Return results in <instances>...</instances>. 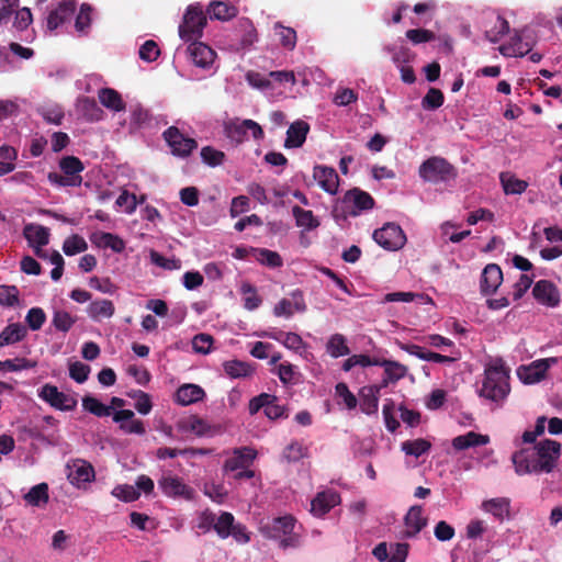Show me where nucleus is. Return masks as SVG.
Here are the masks:
<instances>
[{
  "label": "nucleus",
  "mask_w": 562,
  "mask_h": 562,
  "mask_svg": "<svg viewBox=\"0 0 562 562\" xmlns=\"http://www.w3.org/2000/svg\"><path fill=\"white\" fill-rule=\"evenodd\" d=\"M406 37L415 45L434 41L436 35L426 29H412L406 32Z\"/></svg>",
  "instance_id": "nucleus-63"
},
{
  "label": "nucleus",
  "mask_w": 562,
  "mask_h": 562,
  "mask_svg": "<svg viewBox=\"0 0 562 562\" xmlns=\"http://www.w3.org/2000/svg\"><path fill=\"white\" fill-rule=\"evenodd\" d=\"M25 501L32 506H40L41 503L48 502V485L46 483H40L33 486L29 493L24 496Z\"/></svg>",
  "instance_id": "nucleus-49"
},
{
  "label": "nucleus",
  "mask_w": 562,
  "mask_h": 562,
  "mask_svg": "<svg viewBox=\"0 0 562 562\" xmlns=\"http://www.w3.org/2000/svg\"><path fill=\"white\" fill-rule=\"evenodd\" d=\"M98 98L100 103L111 111L121 112L125 110V102L115 89L102 88L98 92Z\"/></svg>",
  "instance_id": "nucleus-32"
},
{
  "label": "nucleus",
  "mask_w": 562,
  "mask_h": 562,
  "mask_svg": "<svg viewBox=\"0 0 562 562\" xmlns=\"http://www.w3.org/2000/svg\"><path fill=\"white\" fill-rule=\"evenodd\" d=\"M114 312L113 302L105 299L92 301L87 307L89 317L95 322L112 317Z\"/></svg>",
  "instance_id": "nucleus-31"
},
{
  "label": "nucleus",
  "mask_w": 562,
  "mask_h": 562,
  "mask_svg": "<svg viewBox=\"0 0 562 562\" xmlns=\"http://www.w3.org/2000/svg\"><path fill=\"white\" fill-rule=\"evenodd\" d=\"M248 132H251L252 137L257 140L265 136L262 127L250 119L232 121L225 125L226 136L237 144L247 139Z\"/></svg>",
  "instance_id": "nucleus-9"
},
{
  "label": "nucleus",
  "mask_w": 562,
  "mask_h": 562,
  "mask_svg": "<svg viewBox=\"0 0 562 562\" xmlns=\"http://www.w3.org/2000/svg\"><path fill=\"white\" fill-rule=\"evenodd\" d=\"M59 168L69 178L80 180L82 182L81 172L85 169L82 161L76 156H65L59 160Z\"/></svg>",
  "instance_id": "nucleus-36"
},
{
  "label": "nucleus",
  "mask_w": 562,
  "mask_h": 562,
  "mask_svg": "<svg viewBox=\"0 0 562 562\" xmlns=\"http://www.w3.org/2000/svg\"><path fill=\"white\" fill-rule=\"evenodd\" d=\"M535 448H524L513 453L512 461L518 475L539 473Z\"/></svg>",
  "instance_id": "nucleus-18"
},
{
  "label": "nucleus",
  "mask_w": 562,
  "mask_h": 562,
  "mask_svg": "<svg viewBox=\"0 0 562 562\" xmlns=\"http://www.w3.org/2000/svg\"><path fill=\"white\" fill-rule=\"evenodd\" d=\"M409 548L407 542H394L390 546L386 542H380L373 549L372 554L380 562H405Z\"/></svg>",
  "instance_id": "nucleus-12"
},
{
  "label": "nucleus",
  "mask_w": 562,
  "mask_h": 562,
  "mask_svg": "<svg viewBox=\"0 0 562 562\" xmlns=\"http://www.w3.org/2000/svg\"><path fill=\"white\" fill-rule=\"evenodd\" d=\"M214 339L209 334L195 335L192 339V348L195 352L206 355L211 351Z\"/></svg>",
  "instance_id": "nucleus-64"
},
{
  "label": "nucleus",
  "mask_w": 562,
  "mask_h": 562,
  "mask_svg": "<svg viewBox=\"0 0 562 562\" xmlns=\"http://www.w3.org/2000/svg\"><path fill=\"white\" fill-rule=\"evenodd\" d=\"M501 182L506 194H521L528 187L527 181L505 173L501 175Z\"/></svg>",
  "instance_id": "nucleus-44"
},
{
  "label": "nucleus",
  "mask_w": 562,
  "mask_h": 562,
  "mask_svg": "<svg viewBox=\"0 0 562 562\" xmlns=\"http://www.w3.org/2000/svg\"><path fill=\"white\" fill-rule=\"evenodd\" d=\"M313 177L325 192L329 194L337 193L339 177L333 167L317 165L314 167Z\"/></svg>",
  "instance_id": "nucleus-21"
},
{
  "label": "nucleus",
  "mask_w": 562,
  "mask_h": 562,
  "mask_svg": "<svg viewBox=\"0 0 562 562\" xmlns=\"http://www.w3.org/2000/svg\"><path fill=\"white\" fill-rule=\"evenodd\" d=\"M23 236L29 246H46L50 234L47 227L30 223L24 226Z\"/></svg>",
  "instance_id": "nucleus-28"
},
{
  "label": "nucleus",
  "mask_w": 562,
  "mask_h": 562,
  "mask_svg": "<svg viewBox=\"0 0 562 562\" xmlns=\"http://www.w3.org/2000/svg\"><path fill=\"white\" fill-rule=\"evenodd\" d=\"M536 456L538 457V470L539 473H550L557 467L558 460L561 456V443L544 439L537 443L535 447Z\"/></svg>",
  "instance_id": "nucleus-6"
},
{
  "label": "nucleus",
  "mask_w": 562,
  "mask_h": 562,
  "mask_svg": "<svg viewBox=\"0 0 562 562\" xmlns=\"http://www.w3.org/2000/svg\"><path fill=\"white\" fill-rule=\"evenodd\" d=\"M46 321V314L41 307H32L29 310L25 322L30 329L38 330L42 328Z\"/></svg>",
  "instance_id": "nucleus-57"
},
{
  "label": "nucleus",
  "mask_w": 562,
  "mask_h": 562,
  "mask_svg": "<svg viewBox=\"0 0 562 562\" xmlns=\"http://www.w3.org/2000/svg\"><path fill=\"white\" fill-rule=\"evenodd\" d=\"M257 457V451L251 447L235 448L223 465L225 472H236L239 469L250 468Z\"/></svg>",
  "instance_id": "nucleus-16"
},
{
  "label": "nucleus",
  "mask_w": 562,
  "mask_h": 562,
  "mask_svg": "<svg viewBox=\"0 0 562 562\" xmlns=\"http://www.w3.org/2000/svg\"><path fill=\"white\" fill-rule=\"evenodd\" d=\"M503 282V272L498 265L488 263L482 271L480 290L483 295L494 294Z\"/></svg>",
  "instance_id": "nucleus-19"
},
{
  "label": "nucleus",
  "mask_w": 562,
  "mask_h": 562,
  "mask_svg": "<svg viewBox=\"0 0 562 562\" xmlns=\"http://www.w3.org/2000/svg\"><path fill=\"white\" fill-rule=\"evenodd\" d=\"M234 520L235 518L231 513L224 512L217 519L215 518L214 530L223 539L227 538L229 535L237 536L235 530L238 527H235Z\"/></svg>",
  "instance_id": "nucleus-39"
},
{
  "label": "nucleus",
  "mask_w": 562,
  "mask_h": 562,
  "mask_svg": "<svg viewBox=\"0 0 562 562\" xmlns=\"http://www.w3.org/2000/svg\"><path fill=\"white\" fill-rule=\"evenodd\" d=\"M402 451H404L407 456H413L415 458H419L424 453L428 452L431 448L430 441L418 438L415 440H406L402 442Z\"/></svg>",
  "instance_id": "nucleus-43"
},
{
  "label": "nucleus",
  "mask_w": 562,
  "mask_h": 562,
  "mask_svg": "<svg viewBox=\"0 0 562 562\" xmlns=\"http://www.w3.org/2000/svg\"><path fill=\"white\" fill-rule=\"evenodd\" d=\"M418 175L426 182L440 183L454 180L458 170L446 158L432 156L419 166Z\"/></svg>",
  "instance_id": "nucleus-3"
},
{
  "label": "nucleus",
  "mask_w": 562,
  "mask_h": 562,
  "mask_svg": "<svg viewBox=\"0 0 562 562\" xmlns=\"http://www.w3.org/2000/svg\"><path fill=\"white\" fill-rule=\"evenodd\" d=\"M76 7L75 0H63L56 9L49 12L46 22L47 30L55 31L66 21H69L76 11Z\"/></svg>",
  "instance_id": "nucleus-20"
},
{
  "label": "nucleus",
  "mask_w": 562,
  "mask_h": 562,
  "mask_svg": "<svg viewBox=\"0 0 562 562\" xmlns=\"http://www.w3.org/2000/svg\"><path fill=\"white\" fill-rule=\"evenodd\" d=\"M92 7L89 3H82L80 7V11L76 16L75 27L76 31L80 34H88L92 22Z\"/></svg>",
  "instance_id": "nucleus-46"
},
{
  "label": "nucleus",
  "mask_w": 562,
  "mask_h": 562,
  "mask_svg": "<svg viewBox=\"0 0 562 562\" xmlns=\"http://www.w3.org/2000/svg\"><path fill=\"white\" fill-rule=\"evenodd\" d=\"M266 337L271 338L281 342L285 348L299 351L302 348H305V342L302 337L296 333H285L282 330L267 333Z\"/></svg>",
  "instance_id": "nucleus-35"
},
{
  "label": "nucleus",
  "mask_w": 562,
  "mask_h": 562,
  "mask_svg": "<svg viewBox=\"0 0 562 562\" xmlns=\"http://www.w3.org/2000/svg\"><path fill=\"white\" fill-rule=\"evenodd\" d=\"M327 352L333 358L347 356L350 353V349L347 345V340L341 334H334L327 341Z\"/></svg>",
  "instance_id": "nucleus-42"
},
{
  "label": "nucleus",
  "mask_w": 562,
  "mask_h": 562,
  "mask_svg": "<svg viewBox=\"0 0 562 562\" xmlns=\"http://www.w3.org/2000/svg\"><path fill=\"white\" fill-rule=\"evenodd\" d=\"M445 97L441 90L437 88H430L426 95L422 100V106L425 110L434 111L443 104Z\"/></svg>",
  "instance_id": "nucleus-52"
},
{
  "label": "nucleus",
  "mask_w": 562,
  "mask_h": 562,
  "mask_svg": "<svg viewBox=\"0 0 562 562\" xmlns=\"http://www.w3.org/2000/svg\"><path fill=\"white\" fill-rule=\"evenodd\" d=\"M27 335V329L20 323L9 324L0 333V348L22 341Z\"/></svg>",
  "instance_id": "nucleus-33"
},
{
  "label": "nucleus",
  "mask_w": 562,
  "mask_h": 562,
  "mask_svg": "<svg viewBox=\"0 0 562 562\" xmlns=\"http://www.w3.org/2000/svg\"><path fill=\"white\" fill-rule=\"evenodd\" d=\"M482 509L492 514L499 521H503L505 518L510 517V499L507 497L486 499L482 503Z\"/></svg>",
  "instance_id": "nucleus-27"
},
{
  "label": "nucleus",
  "mask_w": 562,
  "mask_h": 562,
  "mask_svg": "<svg viewBox=\"0 0 562 562\" xmlns=\"http://www.w3.org/2000/svg\"><path fill=\"white\" fill-rule=\"evenodd\" d=\"M207 13L211 19L226 21L236 16L237 9L226 2L213 1L207 8Z\"/></svg>",
  "instance_id": "nucleus-37"
},
{
  "label": "nucleus",
  "mask_w": 562,
  "mask_h": 562,
  "mask_svg": "<svg viewBox=\"0 0 562 562\" xmlns=\"http://www.w3.org/2000/svg\"><path fill=\"white\" fill-rule=\"evenodd\" d=\"M93 241L95 243V240ZM97 244L99 246L111 248L115 252H122L125 248L123 239L111 233H101Z\"/></svg>",
  "instance_id": "nucleus-56"
},
{
  "label": "nucleus",
  "mask_w": 562,
  "mask_h": 562,
  "mask_svg": "<svg viewBox=\"0 0 562 562\" xmlns=\"http://www.w3.org/2000/svg\"><path fill=\"white\" fill-rule=\"evenodd\" d=\"M380 387L375 385L363 386L360 390V408L371 415L378 412Z\"/></svg>",
  "instance_id": "nucleus-30"
},
{
  "label": "nucleus",
  "mask_w": 562,
  "mask_h": 562,
  "mask_svg": "<svg viewBox=\"0 0 562 562\" xmlns=\"http://www.w3.org/2000/svg\"><path fill=\"white\" fill-rule=\"evenodd\" d=\"M428 519L423 515V507L420 505L412 506L404 517V525L406 529L402 533V538L411 539L427 526Z\"/></svg>",
  "instance_id": "nucleus-17"
},
{
  "label": "nucleus",
  "mask_w": 562,
  "mask_h": 562,
  "mask_svg": "<svg viewBox=\"0 0 562 562\" xmlns=\"http://www.w3.org/2000/svg\"><path fill=\"white\" fill-rule=\"evenodd\" d=\"M77 318L66 311H55L52 318V325L56 330L67 333L76 323Z\"/></svg>",
  "instance_id": "nucleus-50"
},
{
  "label": "nucleus",
  "mask_w": 562,
  "mask_h": 562,
  "mask_svg": "<svg viewBox=\"0 0 562 562\" xmlns=\"http://www.w3.org/2000/svg\"><path fill=\"white\" fill-rule=\"evenodd\" d=\"M258 252L257 260L270 268H279L283 265L281 256L277 251L266 248L256 249Z\"/></svg>",
  "instance_id": "nucleus-55"
},
{
  "label": "nucleus",
  "mask_w": 562,
  "mask_h": 562,
  "mask_svg": "<svg viewBox=\"0 0 562 562\" xmlns=\"http://www.w3.org/2000/svg\"><path fill=\"white\" fill-rule=\"evenodd\" d=\"M82 406L86 411H88L89 413H91L98 417H105V416H110L112 414L111 406L104 405L98 398H95L93 396L83 397Z\"/></svg>",
  "instance_id": "nucleus-48"
},
{
  "label": "nucleus",
  "mask_w": 562,
  "mask_h": 562,
  "mask_svg": "<svg viewBox=\"0 0 562 562\" xmlns=\"http://www.w3.org/2000/svg\"><path fill=\"white\" fill-rule=\"evenodd\" d=\"M307 447H305L302 442L294 440L284 448L282 458L289 463L297 462L301 459L307 457Z\"/></svg>",
  "instance_id": "nucleus-45"
},
{
  "label": "nucleus",
  "mask_w": 562,
  "mask_h": 562,
  "mask_svg": "<svg viewBox=\"0 0 562 562\" xmlns=\"http://www.w3.org/2000/svg\"><path fill=\"white\" fill-rule=\"evenodd\" d=\"M509 376L501 367H490L485 370V376L480 396L493 402L503 401L509 393Z\"/></svg>",
  "instance_id": "nucleus-2"
},
{
  "label": "nucleus",
  "mask_w": 562,
  "mask_h": 562,
  "mask_svg": "<svg viewBox=\"0 0 562 562\" xmlns=\"http://www.w3.org/2000/svg\"><path fill=\"white\" fill-rule=\"evenodd\" d=\"M535 300L547 307H557L560 304V291L555 284L549 280H539L532 288Z\"/></svg>",
  "instance_id": "nucleus-15"
},
{
  "label": "nucleus",
  "mask_w": 562,
  "mask_h": 562,
  "mask_svg": "<svg viewBox=\"0 0 562 562\" xmlns=\"http://www.w3.org/2000/svg\"><path fill=\"white\" fill-rule=\"evenodd\" d=\"M487 443H490V436L475 431H468L464 435L457 436L451 441L452 448L457 451H463L469 448L485 446Z\"/></svg>",
  "instance_id": "nucleus-26"
},
{
  "label": "nucleus",
  "mask_w": 562,
  "mask_h": 562,
  "mask_svg": "<svg viewBox=\"0 0 562 562\" xmlns=\"http://www.w3.org/2000/svg\"><path fill=\"white\" fill-rule=\"evenodd\" d=\"M340 206L345 217L358 216L361 212L373 209L374 199L368 192L353 188L344 194Z\"/></svg>",
  "instance_id": "nucleus-5"
},
{
  "label": "nucleus",
  "mask_w": 562,
  "mask_h": 562,
  "mask_svg": "<svg viewBox=\"0 0 562 562\" xmlns=\"http://www.w3.org/2000/svg\"><path fill=\"white\" fill-rule=\"evenodd\" d=\"M241 292L243 294L246 295L244 300V306L246 310L254 311L259 307V305L261 304V299L257 294L256 289L251 284L244 283L241 285Z\"/></svg>",
  "instance_id": "nucleus-59"
},
{
  "label": "nucleus",
  "mask_w": 562,
  "mask_h": 562,
  "mask_svg": "<svg viewBox=\"0 0 562 562\" xmlns=\"http://www.w3.org/2000/svg\"><path fill=\"white\" fill-rule=\"evenodd\" d=\"M373 239L386 250H398L404 247L406 236L400 225L386 223L383 227L375 229Z\"/></svg>",
  "instance_id": "nucleus-8"
},
{
  "label": "nucleus",
  "mask_w": 562,
  "mask_h": 562,
  "mask_svg": "<svg viewBox=\"0 0 562 562\" xmlns=\"http://www.w3.org/2000/svg\"><path fill=\"white\" fill-rule=\"evenodd\" d=\"M205 397V391L196 384H183L178 387L175 400L181 406H188L202 401Z\"/></svg>",
  "instance_id": "nucleus-25"
},
{
  "label": "nucleus",
  "mask_w": 562,
  "mask_h": 562,
  "mask_svg": "<svg viewBox=\"0 0 562 562\" xmlns=\"http://www.w3.org/2000/svg\"><path fill=\"white\" fill-rule=\"evenodd\" d=\"M68 479L76 485L91 482L94 479V469L89 462L77 460L70 468Z\"/></svg>",
  "instance_id": "nucleus-29"
},
{
  "label": "nucleus",
  "mask_w": 562,
  "mask_h": 562,
  "mask_svg": "<svg viewBox=\"0 0 562 562\" xmlns=\"http://www.w3.org/2000/svg\"><path fill=\"white\" fill-rule=\"evenodd\" d=\"M339 494L334 491L321 492L311 503V512L314 516L322 517L339 503Z\"/></svg>",
  "instance_id": "nucleus-23"
},
{
  "label": "nucleus",
  "mask_w": 562,
  "mask_h": 562,
  "mask_svg": "<svg viewBox=\"0 0 562 562\" xmlns=\"http://www.w3.org/2000/svg\"><path fill=\"white\" fill-rule=\"evenodd\" d=\"M292 214L295 218L296 226L303 227L307 231L315 229L319 226L318 220L310 210H304L299 205L292 207Z\"/></svg>",
  "instance_id": "nucleus-38"
},
{
  "label": "nucleus",
  "mask_w": 562,
  "mask_h": 562,
  "mask_svg": "<svg viewBox=\"0 0 562 562\" xmlns=\"http://www.w3.org/2000/svg\"><path fill=\"white\" fill-rule=\"evenodd\" d=\"M112 494L116 498H119L123 502H126V503L134 502V501L138 499L140 496V493L138 492V490H136L134 486L127 485V484L117 485L112 491Z\"/></svg>",
  "instance_id": "nucleus-61"
},
{
  "label": "nucleus",
  "mask_w": 562,
  "mask_h": 562,
  "mask_svg": "<svg viewBox=\"0 0 562 562\" xmlns=\"http://www.w3.org/2000/svg\"><path fill=\"white\" fill-rule=\"evenodd\" d=\"M188 52L194 65L206 68L211 66L216 56L215 52L202 42L193 40L188 47Z\"/></svg>",
  "instance_id": "nucleus-22"
},
{
  "label": "nucleus",
  "mask_w": 562,
  "mask_h": 562,
  "mask_svg": "<svg viewBox=\"0 0 562 562\" xmlns=\"http://www.w3.org/2000/svg\"><path fill=\"white\" fill-rule=\"evenodd\" d=\"M201 158L210 167H217L224 162L225 154L212 146H205L201 149Z\"/></svg>",
  "instance_id": "nucleus-54"
},
{
  "label": "nucleus",
  "mask_w": 562,
  "mask_h": 562,
  "mask_svg": "<svg viewBox=\"0 0 562 562\" xmlns=\"http://www.w3.org/2000/svg\"><path fill=\"white\" fill-rule=\"evenodd\" d=\"M554 362H557L554 358L536 360L528 366H520L517 369V375L525 384L538 383L544 378L550 364Z\"/></svg>",
  "instance_id": "nucleus-13"
},
{
  "label": "nucleus",
  "mask_w": 562,
  "mask_h": 562,
  "mask_svg": "<svg viewBox=\"0 0 562 562\" xmlns=\"http://www.w3.org/2000/svg\"><path fill=\"white\" fill-rule=\"evenodd\" d=\"M262 408L269 419L285 416V409L282 405L278 404V397L276 395L261 393L249 401L248 411L250 415L257 414Z\"/></svg>",
  "instance_id": "nucleus-10"
},
{
  "label": "nucleus",
  "mask_w": 562,
  "mask_h": 562,
  "mask_svg": "<svg viewBox=\"0 0 562 562\" xmlns=\"http://www.w3.org/2000/svg\"><path fill=\"white\" fill-rule=\"evenodd\" d=\"M205 25L206 15L203 10L198 5H189L179 25V35L186 42L198 40L202 36Z\"/></svg>",
  "instance_id": "nucleus-4"
},
{
  "label": "nucleus",
  "mask_w": 562,
  "mask_h": 562,
  "mask_svg": "<svg viewBox=\"0 0 562 562\" xmlns=\"http://www.w3.org/2000/svg\"><path fill=\"white\" fill-rule=\"evenodd\" d=\"M509 32V23L501 15L496 16V21L493 27L485 31V38L491 43H497L503 36Z\"/></svg>",
  "instance_id": "nucleus-47"
},
{
  "label": "nucleus",
  "mask_w": 562,
  "mask_h": 562,
  "mask_svg": "<svg viewBox=\"0 0 562 562\" xmlns=\"http://www.w3.org/2000/svg\"><path fill=\"white\" fill-rule=\"evenodd\" d=\"M77 108L79 113L89 122H98L103 117V111L93 98H80Z\"/></svg>",
  "instance_id": "nucleus-34"
},
{
  "label": "nucleus",
  "mask_w": 562,
  "mask_h": 562,
  "mask_svg": "<svg viewBox=\"0 0 562 562\" xmlns=\"http://www.w3.org/2000/svg\"><path fill=\"white\" fill-rule=\"evenodd\" d=\"M383 368L385 375L383 385H387L389 382H396L403 379L407 373V368L404 364L392 360H386L385 363H383Z\"/></svg>",
  "instance_id": "nucleus-41"
},
{
  "label": "nucleus",
  "mask_w": 562,
  "mask_h": 562,
  "mask_svg": "<svg viewBox=\"0 0 562 562\" xmlns=\"http://www.w3.org/2000/svg\"><path fill=\"white\" fill-rule=\"evenodd\" d=\"M38 395L52 407L59 411H72L78 404L75 396L58 391L57 386L52 384L43 385Z\"/></svg>",
  "instance_id": "nucleus-11"
},
{
  "label": "nucleus",
  "mask_w": 562,
  "mask_h": 562,
  "mask_svg": "<svg viewBox=\"0 0 562 562\" xmlns=\"http://www.w3.org/2000/svg\"><path fill=\"white\" fill-rule=\"evenodd\" d=\"M295 518L291 515L277 517L266 524L261 531L269 539L280 540V548H296L300 544V536L294 531Z\"/></svg>",
  "instance_id": "nucleus-1"
},
{
  "label": "nucleus",
  "mask_w": 562,
  "mask_h": 562,
  "mask_svg": "<svg viewBox=\"0 0 562 562\" xmlns=\"http://www.w3.org/2000/svg\"><path fill=\"white\" fill-rule=\"evenodd\" d=\"M246 80L252 88L256 89L267 90L272 88L270 78L255 70H249L246 74Z\"/></svg>",
  "instance_id": "nucleus-62"
},
{
  "label": "nucleus",
  "mask_w": 562,
  "mask_h": 562,
  "mask_svg": "<svg viewBox=\"0 0 562 562\" xmlns=\"http://www.w3.org/2000/svg\"><path fill=\"white\" fill-rule=\"evenodd\" d=\"M310 132V125L307 122L297 120L293 122L288 131H286V138L284 142L285 148H299L301 147L305 140L306 136Z\"/></svg>",
  "instance_id": "nucleus-24"
},
{
  "label": "nucleus",
  "mask_w": 562,
  "mask_h": 562,
  "mask_svg": "<svg viewBox=\"0 0 562 562\" xmlns=\"http://www.w3.org/2000/svg\"><path fill=\"white\" fill-rule=\"evenodd\" d=\"M128 396L136 400L135 409L143 415L150 413L153 403L150 396L144 391L137 390L128 393Z\"/></svg>",
  "instance_id": "nucleus-53"
},
{
  "label": "nucleus",
  "mask_w": 562,
  "mask_h": 562,
  "mask_svg": "<svg viewBox=\"0 0 562 562\" xmlns=\"http://www.w3.org/2000/svg\"><path fill=\"white\" fill-rule=\"evenodd\" d=\"M158 486L161 492L168 497H182L190 501L194 496V490L186 484L182 479L178 476H162L158 481Z\"/></svg>",
  "instance_id": "nucleus-14"
},
{
  "label": "nucleus",
  "mask_w": 562,
  "mask_h": 562,
  "mask_svg": "<svg viewBox=\"0 0 562 562\" xmlns=\"http://www.w3.org/2000/svg\"><path fill=\"white\" fill-rule=\"evenodd\" d=\"M225 373L233 378H246L252 373V368L249 363L239 360H229L223 363Z\"/></svg>",
  "instance_id": "nucleus-40"
},
{
  "label": "nucleus",
  "mask_w": 562,
  "mask_h": 562,
  "mask_svg": "<svg viewBox=\"0 0 562 562\" xmlns=\"http://www.w3.org/2000/svg\"><path fill=\"white\" fill-rule=\"evenodd\" d=\"M162 137L171 149V154L177 157L187 158L198 148V142L186 136L177 126L168 127Z\"/></svg>",
  "instance_id": "nucleus-7"
},
{
  "label": "nucleus",
  "mask_w": 562,
  "mask_h": 562,
  "mask_svg": "<svg viewBox=\"0 0 562 562\" xmlns=\"http://www.w3.org/2000/svg\"><path fill=\"white\" fill-rule=\"evenodd\" d=\"M87 248V241L79 235H71L70 237L66 238L63 244V250L67 256H74L86 251Z\"/></svg>",
  "instance_id": "nucleus-51"
},
{
  "label": "nucleus",
  "mask_w": 562,
  "mask_h": 562,
  "mask_svg": "<svg viewBox=\"0 0 562 562\" xmlns=\"http://www.w3.org/2000/svg\"><path fill=\"white\" fill-rule=\"evenodd\" d=\"M276 29L279 30L278 35L281 45L289 50L294 49L296 45V32L292 27L283 26L280 23L276 24Z\"/></svg>",
  "instance_id": "nucleus-58"
},
{
  "label": "nucleus",
  "mask_w": 562,
  "mask_h": 562,
  "mask_svg": "<svg viewBox=\"0 0 562 562\" xmlns=\"http://www.w3.org/2000/svg\"><path fill=\"white\" fill-rule=\"evenodd\" d=\"M139 58L144 61H155L160 55V49L157 43L153 40H147L139 48Z\"/></svg>",
  "instance_id": "nucleus-60"
}]
</instances>
